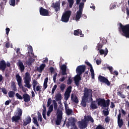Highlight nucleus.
Wrapping results in <instances>:
<instances>
[{"instance_id": "obj_42", "label": "nucleus", "mask_w": 129, "mask_h": 129, "mask_svg": "<svg viewBox=\"0 0 129 129\" xmlns=\"http://www.w3.org/2000/svg\"><path fill=\"white\" fill-rule=\"evenodd\" d=\"M33 122L34 123V124H36L37 126H39L40 125H39V123H38V120H37V118H36V117H34L33 118Z\"/></svg>"}, {"instance_id": "obj_19", "label": "nucleus", "mask_w": 129, "mask_h": 129, "mask_svg": "<svg viewBox=\"0 0 129 129\" xmlns=\"http://www.w3.org/2000/svg\"><path fill=\"white\" fill-rule=\"evenodd\" d=\"M84 119L85 121H90V122H92L93 123L94 122V120L93 119V118L91 116V115H87L84 116Z\"/></svg>"}, {"instance_id": "obj_57", "label": "nucleus", "mask_w": 129, "mask_h": 129, "mask_svg": "<svg viewBox=\"0 0 129 129\" xmlns=\"http://www.w3.org/2000/svg\"><path fill=\"white\" fill-rule=\"evenodd\" d=\"M48 111H50V112H52V111H53V104H51L49 106Z\"/></svg>"}, {"instance_id": "obj_30", "label": "nucleus", "mask_w": 129, "mask_h": 129, "mask_svg": "<svg viewBox=\"0 0 129 129\" xmlns=\"http://www.w3.org/2000/svg\"><path fill=\"white\" fill-rule=\"evenodd\" d=\"M90 107L92 109H97V106L96 105V104L95 103V101H92L91 105H90Z\"/></svg>"}, {"instance_id": "obj_18", "label": "nucleus", "mask_w": 129, "mask_h": 129, "mask_svg": "<svg viewBox=\"0 0 129 129\" xmlns=\"http://www.w3.org/2000/svg\"><path fill=\"white\" fill-rule=\"evenodd\" d=\"M32 119H31V116H28L25 120H23V125H27L29 123H31Z\"/></svg>"}, {"instance_id": "obj_47", "label": "nucleus", "mask_w": 129, "mask_h": 129, "mask_svg": "<svg viewBox=\"0 0 129 129\" xmlns=\"http://www.w3.org/2000/svg\"><path fill=\"white\" fill-rule=\"evenodd\" d=\"M17 114H18V116H20V117L22 116V114H23V111H22V109L18 108V111H17Z\"/></svg>"}, {"instance_id": "obj_29", "label": "nucleus", "mask_w": 129, "mask_h": 129, "mask_svg": "<svg viewBox=\"0 0 129 129\" xmlns=\"http://www.w3.org/2000/svg\"><path fill=\"white\" fill-rule=\"evenodd\" d=\"M11 88L13 91H17V87H16V83L14 81L11 82Z\"/></svg>"}, {"instance_id": "obj_45", "label": "nucleus", "mask_w": 129, "mask_h": 129, "mask_svg": "<svg viewBox=\"0 0 129 129\" xmlns=\"http://www.w3.org/2000/svg\"><path fill=\"white\" fill-rule=\"evenodd\" d=\"M28 53L29 54H33V47H32L31 45L28 46Z\"/></svg>"}, {"instance_id": "obj_24", "label": "nucleus", "mask_w": 129, "mask_h": 129, "mask_svg": "<svg viewBox=\"0 0 129 129\" xmlns=\"http://www.w3.org/2000/svg\"><path fill=\"white\" fill-rule=\"evenodd\" d=\"M21 119V117L20 116H14L12 117V122H19V121Z\"/></svg>"}, {"instance_id": "obj_26", "label": "nucleus", "mask_w": 129, "mask_h": 129, "mask_svg": "<svg viewBox=\"0 0 129 129\" xmlns=\"http://www.w3.org/2000/svg\"><path fill=\"white\" fill-rule=\"evenodd\" d=\"M71 100L75 103H78V102H79V101L78 100V97H77V96L74 97V96H73V94H72Z\"/></svg>"}, {"instance_id": "obj_32", "label": "nucleus", "mask_w": 129, "mask_h": 129, "mask_svg": "<svg viewBox=\"0 0 129 129\" xmlns=\"http://www.w3.org/2000/svg\"><path fill=\"white\" fill-rule=\"evenodd\" d=\"M16 79L18 83H20L22 82V77H21V76H20V74H18L16 75Z\"/></svg>"}, {"instance_id": "obj_5", "label": "nucleus", "mask_w": 129, "mask_h": 129, "mask_svg": "<svg viewBox=\"0 0 129 129\" xmlns=\"http://www.w3.org/2000/svg\"><path fill=\"white\" fill-rule=\"evenodd\" d=\"M71 16V11H65L64 13L62 14L61 16V21L63 23H68L69 22V19H70V17Z\"/></svg>"}, {"instance_id": "obj_23", "label": "nucleus", "mask_w": 129, "mask_h": 129, "mask_svg": "<svg viewBox=\"0 0 129 129\" xmlns=\"http://www.w3.org/2000/svg\"><path fill=\"white\" fill-rule=\"evenodd\" d=\"M39 84V83H38V81H37L36 80H33L32 82V86L33 88V90L34 92H35L36 94H37V92L36 91V86Z\"/></svg>"}, {"instance_id": "obj_17", "label": "nucleus", "mask_w": 129, "mask_h": 129, "mask_svg": "<svg viewBox=\"0 0 129 129\" xmlns=\"http://www.w3.org/2000/svg\"><path fill=\"white\" fill-rule=\"evenodd\" d=\"M79 126L81 129H85L87 127V122L86 121L83 120L82 121H79Z\"/></svg>"}, {"instance_id": "obj_28", "label": "nucleus", "mask_w": 129, "mask_h": 129, "mask_svg": "<svg viewBox=\"0 0 129 129\" xmlns=\"http://www.w3.org/2000/svg\"><path fill=\"white\" fill-rule=\"evenodd\" d=\"M57 117L59 118H62L63 116V112L62 110H60L59 109L57 110Z\"/></svg>"}, {"instance_id": "obj_58", "label": "nucleus", "mask_w": 129, "mask_h": 129, "mask_svg": "<svg viewBox=\"0 0 129 129\" xmlns=\"http://www.w3.org/2000/svg\"><path fill=\"white\" fill-rule=\"evenodd\" d=\"M68 84L69 85H71L72 84V79H71V78H69L68 80Z\"/></svg>"}, {"instance_id": "obj_41", "label": "nucleus", "mask_w": 129, "mask_h": 129, "mask_svg": "<svg viewBox=\"0 0 129 129\" xmlns=\"http://www.w3.org/2000/svg\"><path fill=\"white\" fill-rule=\"evenodd\" d=\"M66 112L68 115H71V114L73 113V110L71 109H68L67 110H66Z\"/></svg>"}, {"instance_id": "obj_52", "label": "nucleus", "mask_w": 129, "mask_h": 129, "mask_svg": "<svg viewBox=\"0 0 129 129\" xmlns=\"http://www.w3.org/2000/svg\"><path fill=\"white\" fill-rule=\"evenodd\" d=\"M16 96L17 97V98H18V99H23V97L21 96V95H20V94H19V93H17L16 94Z\"/></svg>"}, {"instance_id": "obj_44", "label": "nucleus", "mask_w": 129, "mask_h": 129, "mask_svg": "<svg viewBox=\"0 0 129 129\" xmlns=\"http://www.w3.org/2000/svg\"><path fill=\"white\" fill-rule=\"evenodd\" d=\"M59 88L61 91H64V90H65V88H66V85H65L64 84H61L60 85Z\"/></svg>"}, {"instance_id": "obj_16", "label": "nucleus", "mask_w": 129, "mask_h": 129, "mask_svg": "<svg viewBox=\"0 0 129 129\" xmlns=\"http://www.w3.org/2000/svg\"><path fill=\"white\" fill-rule=\"evenodd\" d=\"M17 66L19 67V70L21 72H24L25 71V66L24 65L23 62H22V60H19L18 62H17Z\"/></svg>"}, {"instance_id": "obj_4", "label": "nucleus", "mask_w": 129, "mask_h": 129, "mask_svg": "<svg viewBox=\"0 0 129 129\" xmlns=\"http://www.w3.org/2000/svg\"><path fill=\"white\" fill-rule=\"evenodd\" d=\"M31 75L29 72H26L25 73V77H24V83L25 85H24L25 87H27L29 89L32 87V85H31Z\"/></svg>"}, {"instance_id": "obj_9", "label": "nucleus", "mask_w": 129, "mask_h": 129, "mask_svg": "<svg viewBox=\"0 0 129 129\" xmlns=\"http://www.w3.org/2000/svg\"><path fill=\"white\" fill-rule=\"evenodd\" d=\"M89 96L92 97V90L87 87L84 88L83 97L88 99Z\"/></svg>"}, {"instance_id": "obj_50", "label": "nucleus", "mask_w": 129, "mask_h": 129, "mask_svg": "<svg viewBox=\"0 0 129 129\" xmlns=\"http://www.w3.org/2000/svg\"><path fill=\"white\" fill-rule=\"evenodd\" d=\"M51 103H52V99L48 98V101H47V107H49L50 105H51Z\"/></svg>"}, {"instance_id": "obj_54", "label": "nucleus", "mask_w": 129, "mask_h": 129, "mask_svg": "<svg viewBox=\"0 0 129 129\" xmlns=\"http://www.w3.org/2000/svg\"><path fill=\"white\" fill-rule=\"evenodd\" d=\"M57 75H58V74H57V73H55L53 76V82H54V83H56V78L57 77Z\"/></svg>"}, {"instance_id": "obj_60", "label": "nucleus", "mask_w": 129, "mask_h": 129, "mask_svg": "<svg viewBox=\"0 0 129 129\" xmlns=\"http://www.w3.org/2000/svg\"><path fill=\"white\" fill-rule=\"evenodd\" d=\"M96 129H105V128L103 127L102 125L99 124L96 127Z\"/></svg>"}, {"instance_id": "obj_36", "label": "nucleus", "mask_w": 129, "mask_h": 129, "mask_svg": "<svg viewBox=\"0 0 129 129\" xmlns=\"http://www.w3.org/2000/svg\"><path fill=\"white\" fill-rule=\"evenodd\" d=\"M16 2L18 3L20 2V0H16ZM10 5L12 7H15L16 6V0H10Z\"/></svg>"}, {"instance_id": "obj_11", "label": "nucleus", "mask_w": 129, "mask_h": 129, "mask_svg": "<svg viewBox=\"0 0 129 129\" xmlns=\"http://www.w3.org/2000/svg\"><path fill=\"white\" fill-rule=\"evenodd\" d=\"M117 123L118 126L120 128L122 125H123V120L121 118V113H119L117 116Z\"/></svg>"}, {"instance_id": "obj_35", "label": "nucleus", "mask_w": 129, "mask_h": 129, "mask_svg": "<svg viewBox=\"0 0 129 129\" xmlns=\"http://www.w3.org/2000/svg\"><path fill=\"white\" fill-rule=\"evenodd\" d=\"M61 121H62V118L56 117V120L55 121V124H56V125H60V124H61Z\"/></svg>"}, {"instance_id": "obj_64", "label": "nucleus", "mask_w": 129, "mask_h": 129, "mask_svg": "<svg viewBox=\"0 0 129 129\" xmlns=\"http://www.w3.org/2000/svg\"><path fill=\"white\" fill-rule=\"evenodd\" d=\"M85 64H86V65H87V66H89V67H92V65L90 64V62H89V61H85Z\"/></svg>"}, {"instance_id": "obj_10", "label": "nucleus", "mask_w": 129, "mask_h": 129, "mask_svg": "<svg viewBox=\"0 0 129 129\" xmlns=\"http://www.w3.org/2000/svg\"><path fill=\"white\" fill-rule=\"evenodd\" d=\"M40 15L43 17H48L49 16V11L44 9L43 7H41L39 10Z\"/></svg>"}, {"instance_id": "obj_53", "label": "nucleus", "mask_w": 129, "mask_h": 129, "mask_svg": "<svg viewBox=\"0 0 129 129\" xmlns=\"http://www.w3.org/2000/svg\"><path fill=\"white\" fill-rule=\"evenodd\" d=\"M106 68L107 69H108V70H109L111 74H112V71L113 70V68H112V67H107L106 68Z\"/></svg>"}, {"instance_id": "obj_8", "label": "nucleus", "mask_w": 129, "mask_h": 129, "mask_svg": "<svg viewBox=\"0 0 129 129\" xmlns=\"http://www.w3.org/2000/svg\"><path fill=\"white\" fill-rule=\"evenodd\" d=\"M83 12V7H79V11L77 12L76 17H73V20H75L76 22H78L79 20H80V18H81V16H82Z\"/></svg>"}, {"instance_id": "obj_61", "label": "nucleus", "mask_w": 129, "mask_h": 129, "mask_svg": "<svg viewBox=\"0 0 129 129\" xmlns=\"http://www.w3.org/2000/svg\"><path fill=\"white\" fill-rule=\"evenodd\" d=\"M2 90L4 94H8V91H7V90L5 88H3Z\"/></svg>"}, {"instance_id": "obj_7", "label": "nucleus", "mask_w": 129, "mask_h": 129, "mask_svg": "<svg viewBox=\"0 0 129 129\" xmlns=\"http://www.w3.org/2000/svg\"><path fill=\"white\" fill-rule=\"evenodd\" d=\"M98 80L100 82H102V83H105V84H106L107 86H110V82L108 81V79L107 78L101 76L99 75L98 77Z\"/></svg>"}, {"instance_id": "obj_20", "label": "nucleus", "mask_w": 129, "mask_h": 129, "mask_svg": "<svg viewBox=\"0 0 129 129\" xmlns=\"http://www.w3.org/2000/svg\"><path fill=\"white\" fill-rule=\"evenodd\" d=\"M45 67H46V64H45V63H42L40 67H37L36 69L39 73H42L43 70L45 69Z\"/></svg>"}, {"instance_id": "obj_37", "label": "nucleus", "mask_w": 129, "mask_h": 129, "mask_svg": "<svg viewBox=\"0 0 129 129\" xmlns=\"http://www.w3.org/2000/svg\"><path fill=\"white\" fill-rule=\"evenodd\" d=\"M108 107H107V108H105V109H106L107 111H105L104 110H103V113L104 115V116H107V115H108V114H109V111H108Z\"/></svg>"}, {"instance_id": "obj_31", "label": "nucleus", "mask_w": 129, "mask_h": 129, "mask_svg": "<svg viewBox=\"0 0 129 129\" xmlns=\"http://www.w3.org/2000/svg\"><path fill=\"white\" fill-rule=\"evenodd\" d=\"M117 95H118V96H119L120 97H121V98H122V99H124L125 98V97H126L125 95L122 94V92L121 91L117 92Z\"/></svg>"}, {"instance_id": "obj_49", "label": "nucleus", "mask_w": 129, "mask_h": 129, "mask_svg": "<svg viewBox=\"0 0 129 129\" xmlns=\"http://www.w3.org/2000/svg\"><path fill=\"white\" fill-rule=\"evenodd\" d=\"M38 120H39L40 122H41L42 120H43V118L42 117V115H41V113L38 112Z\"/></svg>"}, {"instance_id": "obj_48", "label": "nucleus", "mask_w": 129, "mask_h": 129, "mask_svg": "<svg viewBox=\"0 0 129 129\" xmlns=\"http://www.w3.org/2000/svg\"><path fill=\"white\" fill-rule=\"evenodd\" d=\"M103 45L100 43V42L97 44V50H100V49H101V48H102Z\"/></svg>"}, {"instance_id": "obj_3", "label": "nucleus", "mask_w": 129, "mask_h": 129, "mask_svg": "<svg viewBox=\"0 0 129 129\" xmlns=\"http://www.w3.org/2000/svg\"><path fill=\"white\" fill-rule=\"evenodd\" d=\"M60 69L61 70V78L59 79V81H60V82H63L65 81V79L67 78V67L66 64H62Z\"/></svg>"}, {"instance_id": "obj_15", "label": "nucleus", "mask_w": 129, "mask_h": 129, "mask_svg": "<svg viewBox=\"0 0 129 129\" xmlns=\"http://www.w3.org/2000/svg\"><path fill=\"white\" fill-rule=\"evenodd\" d=\"M23 98L25 102H29L31 101V96L27 93H24L23 95Z\"/></svg>"}, {"instance_id": "obj_33", "label": "nucleus", "mask_w": 129, "mask_h": 129, "mask_svg": "<svg viewBox=\"0 0 129 129\" xmlns=\"http://www.w3.org/2000/svg\"><path fill=\"white\" fill-rule=\"evenodd\" d=\"M15 94H16V92L14 91H10L8 92L9 97L10 98L14 97Z\"/></svg>"}, {"instance_id": "obj_43", "label": "nucleus", "mask_w": 129, "mask_h": 129, "mask_svg": "<svg viewBox=\"0 0 129 129\" xmlns=\"http://www.w3.org/2000/svg\"><path fill=\"white\" fill-rule=\"evenodd\" d=\"M68 3H69V7L71 9L74 4V0H68Z\"/></svg>"}, {"instance_id": "obj_27", "label": "nucleus", "mask_w": 129, "mask_h": 129, "mask_svg": "<svg viewBox=\"0 0 129 129\" xmlns=\"http://www.w3.org/2000/svg\"><path fill=\"white\" fill-rule=\"evenodd\" d=\"M71 93L70 92H68L67 91H66L64 93V99L66 101H67L68 99H69V97H70V94Z\"/></svg>"}, {"instance_id": "obj_14", "label": "nucleus", "mask_w": 129, "mask_h": 129, "mask_svg": "<svg viewBox=\"0 0 129 129\" xmlns=\"http://www.w3.org/2000/svg\"><path fill=\"white\" fill-rule=\"evenodd\" d=\"M7 68V63L6 61L3 60L0 61V70L1 71H5Z\"/></svg>"}, {"instance_id": "obj_46", "label": "nucleus", "mask_w": 129, "mask_h": 129, "mask_svg": "<svg viewBox=\"0 0 129 129\" xmlns=\"http://www.w3.org/2000/svg\"><path fill=\"white\" fill-rule=\"evenodd\" d=\"M80 32H81V30L80 29L76 30L74 31V35L75 36H78L80 34Z\"/></svg>"}, {"instance_id": "obj_12", "label": "nucleus", "mask_w": 129, "mask_h": 129, "mask_svg": "<svg viewBox=\"0 0 129 129\" xmlns=\"http://www.w3.org/2000/svg\"><path fill=\"white\" fill-rule=\"evenodd\" d=\"M51 7L53 9H54L56 13H57L60 11V3L58 2H56L55 3H52Z\"/></svg>"}, {"instance_id": "obj_21", "label": "nucleus", "mask_w": 129, "mask_h": 129, "mask_svg": "<svg viewBox=\"0 0 129 129\" xmlns=\"http://www.w3.org/2000/svg\"><path fill=\"white\" fill-rule=\"evenodd\" d=\"M87 101H88V99L87 98L83 97L81 102V104L83 107H86Z\"/></svg>"}, {"instance_id": "obj_22", "label": "nucleus", "mask_w": 129, "mask_h": 129, "mask_svg": "<svg viewBox=\"0 0 129 129\" xmlns=\"http://www.w3.org/2000/svg\"><path fill=\"white\" fill-rule=\"evenodd\" d=\"M99 53L100 55H104V57L108 53V49L107 48H105V50L103 49H99Z\"/></svg>"}, {"instance_id": "obj_40", "label": "nucleus", "mask_w": 129, "mask_h": 129, "mask_svg": "<svg viewBox=\"0 0 129 129\" xmlns=\"http://www.w3.org/2000/svg\"><path fill=\"white\" fill-rule=\"evenodd\" d=\"M52 102L53 103L54 110H58V104L56 101L53 100Z\"/></svg>"}, {"instance_id": "obj_39", "label": "nucleus", "mask_w": 129, "mask_h": 129, "mask_svg": "<svg viewBox=\"0 0 129 129\" xmlns=\"http://www.w3.org/2000/svg\"><path fill=\"white\" fill-rule=\"evenodd\" d=\"M41 89H42V86H37L36 88H35L36 91L38 92V94L40 95L41 94Z\"/></svg>"}, {"instance_id": "obj_1", "label": "nucleus", "mask_w": 129, "mask_h": 129, "mask_svg": "<svg viewBox=\"0 0 129 129\" xmlns=\"http://www.w3.org/2000/svg\"><path fill=\"white\" fill-rule=\"evenodd\" d=\"M97 104L99 106L101 107H103L104 108H106V107H109L110 104V100L109 99L105 100L104 98H98L97 99Z\"/></svg>"}, {"instance_id": "obj_63", "label": "nucleus", "mask_w": 129, "mask_h": 129, "mask_svg": "<svg viewBox=\"0 0 129 129\" xmlns=\"http://www.w3.org/2000/svg\"><path fill=\"white\" fill-rule=\"evenodd\" d=\"M18 86H19L20 88L22 89V88H24V86H23V84H22V82L20 83H18Z\"/></svg>"}, {"instance_id": "obj_25", "label": "nucleus", "mask_w": 129, "mask_h": 129, "mask_svg": "<svg viewBox=\"0 0 129 129\" xmlns=\"http://www.w3.org/2000/svg\"><path fill=\"white\" fill-rule=\"evenodd\" d=\"M55 100L56 101H61L62 100V95L58 93L55 95Z\"/></svg>"}, {"instance_id": "obj_62", "label": "nucleus", "mask_w": 129, "mask_h": 129, "mask_svg": "<svg viewBox=\"0 0 129 129\" xmlns=\"http://www.w3.org/2000/svg\"><path fill=\"white\" fill-rule=\"evenodd\" d=\"M110 107V108H114V107H115V105H114V103H113V102H111Z\"/></svg>"}, {"instance_id": "obj_51", "label": "nucleus", "mask_w": 129, "mask_h": 129, "mask_svg": "<svg viewBox=\"0 0 129 129\" xmlns=\"http://www.w3.org/2000/svg\"><path fill=\"white\" fill-rule=\"evenodd\" d=\"M105 121L106 123H109V121H110V117L107 116L105 118Z\"/></svg>"}, {"instance_id": "obj_59", "label": "nucleus", "mask_w": 129, "mask_h": 129, "mask_svg": "<svg viewBox=\"0 0 129 129\" xmlns=\"http://www.w3.org/2000/svg\"><path fill=\"white\" fill-rule=\"evenodd\" d=\"M56 89H57V85H55L52 90V93H54V92H55V90H56Z\"/></svg>"}, {"instance_id": "obj_34", "label": "nucleus", "mask_w": 129, "mask_h": 129, "mask_svg": "<svg viewBox=\"0 0 129 129\" xmlns=\"http://www.w3.org/2000/svg\"><path fill=\"white\" fill-rule=\"evenodd\" d=\"M75 118H73V120L71 122V125L73 126V128L74 129H78L77 126H76V124L75 123V121L74 120Z\"/></svg>"}, {"instance_id": "obj_38", "label": "nucleus", "mask_w": 129, "mask_h": 129, "mask_svg": "<svg viewBox=\"0 0 129 129\" xmlns=\"http://www.w3.org/2000/svg\"><path fill=\"white\" fill-rule=\"evenodd\" d=\"M33 59L32 57H30L28 59V60L26 61V64L28 66H31L32 65V63H33Z\"/></svg>"}, {"instance_id": "obj_56", "label": "nucleus", "mask_w": 129, "mask_h": 129, "mask_svg": "<svg viewBox=\"0 0 129 129\" xmlns=\"http://www.w3.org/2000/svg\"><path fill=\"white\" fill-rule=\"evenodd\" d=\"M100 41L101 42V44H102V45H104L105 44H106V42H107V41L105 39H100Z\"/></svg>"}, {"instance_id": "obj_55", "label": "nucleus", "mask_w": 129, "mask_h": 129, "mask_svg": "<svg viewBox=\"0 0 129 129\" xmlns=\"http://www.w3.org/2000/svg\"><path fill=\"white\" fill-rule=\"evenodd\" d=\"M66 91H68L69 92H71V91H72V86H69L67 90H66Z\"/></svg>"}, {"instance_id": "obj_2", "label": "nucleus", "mask_w": 129, "mask_h": 129, "mask_svg": "<svg viewBox=\"0 0 129 129\" xmlns=\"http://www.w3.org/2000/svg\"><path fill=\"white\" fill-rule=\"evenodd\" d=\"M119 31V32L122 31L121 35L124 36V37L129 38V24L123 25L121 23H120Z\"/></svg>"}, {"instance_id": "obj_6", "label": "nucleus", "mask_w": 129, "mask_h": 129, "mask_svg": "<svg viewBox=\"0 0 129 129\" xmlns=\"http://www.w3.org/2000/svg\"><path fill=\"white\" fill-rule=\"evenodd\" d=\"M85 70H86V66L85 65L79 66L76 70V72L77 74L81 75L82 73L85 72Z\"/></svg>"}, {"instance_id": "obj_13", "label": "nucleus", "mask_w": 129, "mask_h": 129, "mask_svg": "<svg viewBox=\"0 0 129 129\" xmlns=\"http://www.w3.org/2000/svg\"><path fill=\"white\" fill-rule=\"evenodd\" d=\"M80 80H81V75L77 74V75L74 78L75 84L76 86H79V85L80 84Z\"/></svg>"}]
</instances>
